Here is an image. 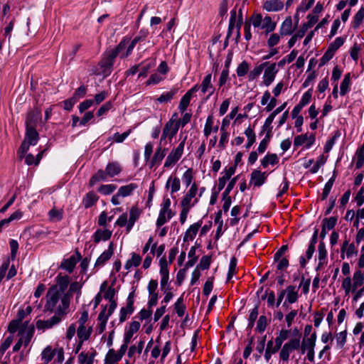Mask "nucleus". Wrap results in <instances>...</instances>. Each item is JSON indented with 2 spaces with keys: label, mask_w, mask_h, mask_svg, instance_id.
<instances>
[{
  "label": "nucleus",
  "mask_w": 364,
  "mask_h": 364,
  "mask_svg": "<svg viewBox=\"0 0 364 364\" xmlns=\"http://www.w3.org/2000/svg\"><path fill=\"white\" fill-rule=\"evenodd\" d=\"M70 304V295L59 294L55 287H50L46 294L45 310L54 315L47 320H38L36 328L44 331L58 325L68 314Z\"/></svg>",
  "instance_id": "f257e3e1"
},
{
  "label": "nucleus",
  "mask_w": 364,
  "mask_h": 364,
  "mask_svg": "<svg viewBox=\"0 0 364 364\" xmlns=\"http://www.w3.org/2000/svg\"><path fill=\"white\" fill-rule=\"evenodd\" d=\"M127 45V42L126 41H122L115 48L110 49L105 53L104 57L100 63L104 75L107 76L111 73L115 58L126 48Z\"/></svg>",
  "instance_id": "f03ea898"
},
{
  "label": "nucleus",
  "mask_w": 364,
  "mask_h": 364,
  "mask_svg": "<svg viewBox=\"0 0 364 364\" xmlns=\"http://www.w3.org/2000/svg\"><path fill=\"white\" fill-rule=\"evenodd\" d=\"M364 284V271L358 269L353 272L352 277H346L341 284V288L345 295L348 296L351 292H355L358 288Z\"/></svg>",
  "instance_id": "7ed1b4c3"
},
{
  "label": "nucleus",
  "mask_w": 364,
  "mask_h": 364,
  "mask_svg": "<svg viewBox=\"0 0 364 364\" xmlns=\"http://www.w3.org/2000/svg\"><path fill=\"white\" fill-rule=\"evenodd\" d=\"M178 253V249L176 247H173L169 250L168 252V261H167L165 257H161L159 259V274L161 275V281L160 284L161 289L165 288L168 285L169 281V270L168 265L171 264Z\"/></svg>",
  "instance_id": "20e7f679"
},
{
  "label": "nucleus",
  "mask_w": 364,
  "mask_h": 364,
  "mask_svg": "<svg viewBox=\"0 0 364 364\" xmlns=\"http://www.w3.org/2000/svg\"><path fill=\"white\" fill-rule=\"evenodd\" d=\"M186 139L187 136H185L176 148L171 150L165 159L164 168L169 169L173 168L181 159L183 154Z\"/></svg>",
  "instance_id": "39448f33"
},
{
  "label": "nucleus",
  "mask_w": 364,
  "mask_h": 364,
  "mask_svg": "<svg viewBox=\"0 0 364 364\" xmlns=\"http://www.w3.org/2000/svg\"><path fill=\"white\" fill-rule=\"evenodd\" d=\"M55 363L61 364L64 360V350L63 348H56L53 349L50 346H47L44 348L41 353V360L43 361L42 364H48L54 358Z\"/></svg>",
  "instance_id": "423d86ee"
},
{
  "label": "nucleus",
  "mask_w": 364,
  "mask_h": 364,
  "mask_svg": "<svg viewBox=\"0 0 364 364\" xmlns=\"http://www.w3.org/2000/svg\"><path fill=\"white\" fill-rule=\"evenodd\" d=\"M39 139V135L36 129L26 123V132L25 139L23 141L19 151L25 154L29 149L30 146H35Z\"/></svg>",
  "instance_id": "0eeeda50"
},
{
  "label": "nucleus",
  "mask_w": 364,
  "mask_h": 364,
  "mask_svg": "<svg viewBox=\"0 0 364 364\" xmlns=\"http://www.w3.org/2000/svg\"><path fill=\"white\" fill-rule=\"evenodd\" d=\"M301 346L300 339L294 338L290 339L288 342L285 343L280 348L279 359L283 363H287L289 360L291 353L299 348Z\"/></svg>",
  "instance_id": "6e6552de"
},
{
  "label": "nucleus",
  "mask_w": 364,
  "mask_h": 364,
  "mask_svg": "<svg viewBox=\"0 0 364 364\" xmlns=\"http://www.w3.org/2000/svg\"><path fill=\"white\" fill-rule=\"evenodd\" d=\"M264 73L261 85L269 87L275 80L279 69L276 63L264 62Z\"/></svg>",
  "instance_id": "1a4fd4ad"
},
{
  "label": "nucleus",
  "mask_w": 364,
  "mask_h": 364,
  "mask_svg": "<svg viewBox=\"0 0 364 364\" xmlns=\"http://www.w3.org/2000/svg\"><path fill=\"white\" fill-rule=\"evenodd\" d=\"M198 192V186L196 183H192L188 191L183 196L181 201V207L192 208L198 202V198H196Z\"/></svg>",
  "instance_id": "9d476101"
},
{
  "label": "nucleus",
  "mask_w": 364,
  "mask_h": 364,
  "mask_svg": "<svg viewBox=\"0 0 364 364\" xmlns=\"http://www.w3.org/2000/svg\"><path fill=\"white\" fill-rule=\"evenodd\" d=\"M316 334L314 333L309 338L304 340L301 346V353H304L307 351V358L310 362H314V348L316 346Z\"/></svg>",
  "instance_id": "9b49d317"
},
{
  "label": "nucleus",
  "mask_w": 364,
  "mask_h": 364,
  "mask_svg": "<svg viewBox=\"0 0 364 364\" xmlns=\"http://www.w3.org/2000/svg\"><path fill=\"white\" fill-rule=\"evenodd\" d=\"M316 259L318 260V264L315 269L316 272H318L323 269L328 264V252L323 242H321L318 246Z\"/></svg>",
  "instance_id": "f8f14e48"
},
{
  "label": "nucleus",
  "mask_w": 364,
  "mask_h": 364,
  "mask_svg": "<svg viewBox=\"0 0 364 364\" xmlns=\"http://www.w3.org/2000/svg\"><path fill=\"white\" fill-rule=\"evenodd\" d=\"M267 176L268 173L267 172L255 169L250 174V185H253L255 187H260L265 183Z\"/></svg>",
  "instance_id": "ddd939ff"
},
{
  "label": "nucleus",
  "mask_w": 364,
  "mask_h": 364,
  "mask_svg": "<svg viewBox=\"0 0 364 364\" xmlns=\"http://www.w3.org/2000/svg\"><path fill=\"white\" fill-rule=\"evenodd\" d=\"M198 90L199 87L198 85L196 84L193 87H192L189 90H188L186 92V94L181 97L178 105V109L181 113H183L186 110L193 94L198 92Z\"/></svg>",
  "instance_id": "4468645a"
},
{
  "label": "nucleus",
  "mask_w": 364,
  "mask_h": 364,
  "mask_svg": "<svg viewBox=\"0 0 364 364\" xmlns=\"http://www.w3.org/2000/svg\"><path fill=\"white\" fill-rule=\"evenodd\" d=\"M198 87L202 94L208 93L207 99H208L215 92V87L212 83V74H207Z\"/></svg>",
  "instance_id": "2eb2a0df"
},
{
  "label": "nucleus",
  "mask_w": 364,
  "mask_h": 364,
  "mask_svg": "<svg viewBox=\"0 0 364 364\" xmlns=\"http://www.w3.org/2000/svg\"><path fill=\"white\" fill-rule=\"evenodd\" d=\"M358 255V250L354 243H349L348 240H346L341 248V259L351 258Z\"/></svg>",
  "instance_id": "dca6fc26"
},
{
  "label": "nucleus",
  "mask_w": 364,
  "mask_h": 364,
  "mask_svg": "<svg viewBox=\"0 0 364 364\" xmlns=\"http://www.w3.org/2000/svg\"><path fill=\"white\" fill-rule=\"evenodd\" d=\"M240 23L236 21V11L235 10L231 11L230 18L229 21L228 31L227 33V38H229L232 33L235 31L236 33V39L240 37Z\"/></svg>",
  "instance_id": "f3484780"
},
{
  "label": "nucleus",
  "mask_w": 364,
  "mask_h": 364,
  "mask_svg": "<svg viewBox=\"0 0 364 364\" xmlns=\"http://www.w3.org/2000/svg\"><path fill=\"white\" fill-rule=\"evenodd\" d=\"M315 142L314 134L308 135L307 134L298 135L294 139V145L299 146L304 145L306 149H309Z\"/></svg>",
  "instance_id": "a211bd4d"
},
{
  "label": "nucleus",
  "mask_w": 364,
  "mask_h": 364,
  "mask_svg": "<svg viewBox=\"0 0 364 364\" xmlns=\"http://www.w3.org/2000/svg\"><path fill=\"white\" fill-rule=\"evenodd\" d=\"M33 333L34 326L32 325L23 326V328L19 331L18 335L20 336V340L25 348L29 345L33 336Z\"/></svg>",
  "instance_id": "6ab92c4d"
},
{
  "label": "nucleus",
  "mask_w": 364,
  "mask_h": 364,
  "mask_svg": "<svg viewBox=\"0 0 364 364\" xmlns=\"http://www.w3.org/2000/svg\"><path fill=\"white\" fill-rule=\"evenodd\" d=\"M167 149L166 148H162L161 144H159L152 158L150 159L149 161V167L151 168L154 166H158L161 164V161L164 159L166 154Z\"/></svg>",
  "instance_id": "aec40b11"
},
{
  "label": "nucleus",
  "mask_w": 364,
  "mask_h": 364,
  "mask_svg": "<svg viewBox=\"0 0 364 364\" xmlns=\"http://www.w3.org/2000/svg\"><path fill=\"white\" fill-rule=\"evenodd\" d=\"M134 311V300L131 298V294L127 298V305L122 307L119 311V321L123 323L125 321Z\"/></svg>",
  "instance_id": "412c9836"
},
{
  "label": "nucleus",
  "mask_w": 364,
  "mask_h": 364,
  "mask_svg": "<svg viewBox=\"0 0 364 364\" xmlns=\"http://www.w3.org/2000/svg\"><path fill=\"white\" fill-rule=\"evenodd\" d=\"M80 259L81 255L78 252H77L76 256L72 255L69 258L63 259L60 264V267L65 269L68 272L71 273L73 271L77 261Z\"/></svg>",
  "instance_id": "4be33fe9"
},
{
  "label": "nucleus",
  "mask_w": 364,
  "mask_h": 364,
  "mask_svg": "<svg viewBox=\"0 0 364 364\" xmlns=\"http://www.w3.org/2000/svg\"><path fill=\"white\" fill-rule=\"evenodd\" d=\"M114 254V245L110 242L107 250H105L97 259L95 267H102L107 261H108Z\"/></svg>",
  "instance_id": "5701e85b"
},
{
  "label": "nucleus",
  "mask_w": 364,
  "mask_h": 364,
  "mask_svg": "<svg viewBox=\"0 0 364 364\" xmlns=\"http://www.w3.org/2000/svg\"><path fill=\"white\" fill-rule=\"evenodd\" d=\"M277 97H272L271 94L268 90H266L261 98V105H266L264 109L266 112L272 111L277 105Z\"/></svg>",
  "instance_id": "b1692460"
},
{
  "label": "nucleus",
  "mask_w": 364,
  "mask_h": 364,
  "mask_svg": "<svg viewBox=\"0 0 364 364\" xmlns=\"http://www.w3.org/2000/svg\"><path fill=\"white\" fill-rule=\"evenodd\" d=\"M284 290L286 291V300L283 304L284 306L287 304H294L298 300L299 288H296L295 286L290 285Z\"/></svg>",
  "instance_id": "393cba45"
},
{
  "label": "nucleus",
  "mask_w": 364,
  "mask_h": 364,
  "mask_svg": "<svg viewBox=\"0 0 364 364\" xmlns=\"http://www.w3.org/2000/svg\"><path fill=\"white\" fill-rule=\"evenodd\" d=\"M56 285H53L51 287H55L58 293L62 295H69L68 294L65 293V289H67L70 279L68 276L67 275H61L58 274L56 277Z\"/></svg>",
  "instance_id": "a878e982"
},
{
  "label": "nucleus",
  "mask_w": 364,
  "mask_h": 364,
  "mask_svg": "<svg viewBox=\"0 0 364 364\" xmlns=\"http://www.w3.org/2000/svg\"><path fill=\"white\" fill-rule=\"evenodd\" d=\"M140 326L141 324L139 321H132L129 323V327L125 330L123 342L130 343L134 334L139 330Z\"/></svg>",
  "instance_id": "bb28decb"
},
{
  "label": "nucleus",
  "mask_w": 364,
  "mask_h": 364,
  "mask_svg": "<svg viewBox=\"0 0 364 364\" xmlns=\"http://www.w3.org/2000/svg\"><path fill=\"white\" fill-rule=\"evenodd\" d=\"M96 354V350L93 348H91L90 351L81 352L77 357L79 364H93Z\"/></svg>",
  "instance_id": "cd10ccee"
},
{
  "label": "nucleus",
  "mask_w": 364,
  "mask_h": 364,
  "mask_svg": "<svg viewBox=\"0 0 364 364\" xmlns=\"http://www.w3.org/2000/svg\"><path fill=\"white\" fill-rule=\"evenodd\" d=\"M202 225L201 221L192 224L186 231L183 236V242L192 241L196 237L199 228Z\"/></svg>",
  "instance_id": "c85d7f7f"
},
{
  "label": "nucleus",
  "mask_w": 364,
  "mask_h": 364,
  "mask_svg": "<svg viewBox=\"0 0 364 364\" xmlns=\"http://www.w3.org/2000/svg\"><path fill=\"white\" fill-rule=\"evenodd\" d=\"M284 4L281 0H268L263 4V9L268 12H277L281 11Z\"/></svg>",
  "instance_id": "c756f323"
},
{
  "label": "nucleus",
  "mask_w": 364,
  "mask_h": 364,
  "mask_svg": "<svg viewBox=\"0 0 364 364\" xmlns=\"http://www.w3.org/2000/svg\"><path fill=\"white\" fill-rule=\"evenodd\" d=\"M141 210L136 206H132L129 213V225L127 227V232H129L134 225L136 221L139 218Z\"/></svg>",
  "instance_id": "7c9ffc66"
},
{
  "label": "nucleus",
  "mask_w": 364,
  "mask_h": 364,
  "mask_svg": "<svg viewBox=\"0 0 364 364\" xmlns=\"http://www.w3.org/2000/svg\"><path fill=\"white\" fill-rule=\"evenodd\" d=\"M214 124V118L212 115H210L207 117L205 124L203 129L204 136L208 138L212 132L217 133L218 131V126L213 125Z\"/></svg>",
  "instance_id": "2f4dec72"
},
{
  "label": "nucleus",
  "mask_w": 364,
  "mask_h": 364,
  "mask_svg": "<svg viewBox=\"0 0 364 364\" xmlns=\"http://www.w3.org/2000/svg\"><path fill=\"white\" fill-rule=\"evenodd\" d=\"M179 127L178 124L174 122V119H169L163 129V131L167 133L169 136V141H171L173 137L177 134Z\"/></svg>",
  "instance_id": "473e14b6"
},
{
  "label": "nucleus",
  "mask_w": 364,
  "mask_h": 364,
  "mask_svg": "<svg viewBox=\"0 0 364 364\" xmlns=\"http://www.w3.org/2000/svg\"><path fill=\"white\" fill-rule=\"evenodd\" d=\"M173 213L171 210H166L164 209H160L159 214L158 218L156 220V225L158 228L162 226L166 223H167L169 220L172 218L173 216Z\"/></svg>",
  "instance_id": "72a5a7b5"
},
{
  "label": "nucleus",
  "mask_w": 364,
  "mask_h": 364,
  "mask_svg": "<svg viewBox=\"0 0 364 364\" xmlns=\"http://www.w3.org/2000/svg\"><path fill=\"white\" fill-rule=\"evenodd\" d=\"M92 332V328L91 326H79L77 329V336L81 342H85L90 338Z\"/></svg>",
  "instance_id": "f704fd0d"
},
{
  "label": "nucleus",
  "mask_w": 364,
  "mask_h": 364,
  "mask_svg": "<svg viewBox=\"0 0 364 364\" xmlns=\"http://www.w3.org/2000/svg\"><path fill=\"white\" fill-rule=\"evenodd\" d=\"M138 187L136 183H131L119 187L117 192L119 195H121L122 198H125L132 196Z\"/></svg>",
  "instance_id": "c9c22d12"
},
{
  "label": "nucleus",
  "mask_w": 364,
  "mask_h": 364,
  "mask_svg": "<svg viewBox=\"0 0 364 364\" xmlns=\"http://www.w3.org/2000/svg\"><path fill=\"white\" fill-rule=\"evenodd\" d=\"M279 159L276 154L268 153L260 161L262 166L265 168L269 165H276L279 163Z\"/></svg>",
  "instance_id": "e433bc0d"
},
{
  "label": "nucleus",
  "mask_w": 364,
  "mask_h": 364,
  "mask_svg": "<svg viewBox=\"0 0 364 364\" xmlns=\"http://www.w3.org/2000/svg\"><path fill=\"white\" fill-rule=\"evenodd\" d=\"M166 188H171V195H173L174 193L178 192L181 188L180 179L176 176H170L166 183Z\"/></svg>",
  "instance_id": "4c0bfd02"
},
{
  "label": "nucleus",
  "mask_w": 364,
  "mask_h": 364,
  "mask_svg": "<svg viewBox=\"0 0 364 364\" xmlns=\"http://www.w3.org/2000/svg\"><path fill=\"white\" fill-rule=\"evenodd\" d=\"M261 29L265 31L267 33L272 32L276 28V22L273 21L269 16H265L262 17Z\"/></svg>",
  "instance_id": "58836bf2"
},
{
  "label": "nucleus",
  "mask_w": 364,
  "mask_h": 364,
  "mask_svg": "<svg viewBox=\"0 0 364 364\" xmlns=\"http://www.w3.org/2000/svg\"><path fill=\"white\" fill-rule=\"evenodd\" d=\"M112 236V232L107 229L105 230H97L94 235V242L95 243H98L99 242L103 240H108Z\"/></svg>",
  "instance_id": "ea45409f"
},
{
  "label": "nucleus",
  "mask_w": 364,
  "mask_h": 364,
  "mask_svg": "<svg viewBox=\"0 0 364 364\" xmlns=\"http://www.w3.org/2000/svg\"><path fill=\"white\" fill-rule=\"evenodd\" d=\"M364 20V7L361 6L359 10L357 11V13L354 15L352 22H351V26L354 29L358 28L363 21Z\"/></svg>",
  "instance_id": "a19ab883"
},
{
  "label": "nucleus",
  "mask_w": 364,
  "mask_h": 364,
  "mask_svg": "<svg viewBox=\"0 0 364 364\" xmlns=\"http://www.w3.org/2000/svg\"><path fill=\"white\" fill-rule=\"evenodd\" d=\"M279 33L281 36H287L292 33V20L291 17L286 18L282 22Z\"/></svg>",
  "instance_id": "79ce46f5"
},
{
  "label": "nucleus",
  "mask_w": 364,
  "mask_h": 364,
  "mask_svg": "<svg viewBox=\"0 0 364 364\" xmlns=\"http://www.w3.org/2000/svg\"><path fill=\"white\" fill-rule=\"evenodd\" d=\"M105 169L109 177L118 175L122 171L120 164L116 161L108 163Z\"/></svg>",
  "instance_id": "37998d69"
},
{
  "label": "nucleus",
  "mask_w": 364,
  "mask_h": 364,
  "mask_svg": "<svg viewBox=\"0 0 364 364\" xmlns=\"http://www.w3.org/2000/svg\"><path fill=\"white\" fill-rule=\"evenodd\" d=\"M351 83V75L350 73H347L345 75L344 78L342 80L340 87V95L341 96L346 95L350 90V85Z\"/></svg>",
  "instance_id": "c03bdc74"
},
{
  "label": "nucleus",
  "mask_w": 364,
  "mask_h": 364,
  "mask_svg": "<svg viewBox=\"0 0 364 364\" xmlns=\"http://www.w3.org/2000/svg\"><path fill=\"white\" fill-rule=\"evenodd\" d=\"M98 200V196L93 192L87 193L82 199V204L85 208L92 207Z\"/></svg>",
  "instance_id": "a18cd8bd"
},
{
  "label": "nucleus",
  "mask_w": 364,
  "mask_h": 364,
  "mask_svg": "<svg viewBox=\"0 0 364 364\" xmlns=\"http://www.w3.org/2000/svg\"><path fill=\"white\" fill-rule=\"evenodd\" d=\"M141 257H140V255L133 252L132 253L131 258L126 262L124 264V268L126 269H129L133 267H137L141 264Z\"/></svg>",
  "instance_id": "49530a36"
},
{
  "label": "nucleus",
  "mask_w": 364,
  "mask_h": 364,
  "mask_svg": "<svg viewBox=\"0 0 364 364\" xmlns=\"http://www.w3.org/2000/svg\"><path fill=\"white\" fill-rule=\"evenodd\" d=\"M264 70V63L256 65L252 70H251L248 75L247 79L250 82L254 81L262 74Z\"/></svg>",
  "instance_id": "de8ad7c7"
},
{
  "label": "nucleus",
  "mask_w": 364,
  "mask_h": 364,
  "mask_svg": "<svg viewBox=\"0 0 364 364\" xmlns=\"http://www.w3.org/2000/svg\"><path fill=\"white\" fill-rule=\"evenodd\" d=\"M122 358L114 349H109L105 356V364H114Z\"/></svg>",
  "instance_id": "09e8293b"
},
{
  "label": "nucleus",
  "mask_w": 364,
  "mask_h": 364,
  "mask_svg": "<svg viewBox=\"0 0 364 364\" xmlns=\"http://www.w3.org/2000/svg\"><path fill=\"white\" fill-rule=\"evenodd\" d=\"M336 174L335 172H333V176L329 178V180L326 183V184L324 186V188L323 189L322 196H321L322 200H326L327 198V197L333 187V185L336 181Z\"/></svg>",
  "instance_id": "8fccbe9b"
},
{
  "label": "nucleus",
  "mask_w": 364,
  "mask_h": 364,
  "mask_svg": "<svg viewBox=\"0 0 364 364\" xmlns=\"http://www.w3.org/2000/svg\"><path fill=\"white\" fill-rule=\"evenodd\" d=\"M245 134L247 138V142L245 147L246 149H250L256 141V134L250 126L245 130Z\"/></svg>",
  "instance_id": "3c124183"
},
{
  "label": "nucleus",
  "mask_w": 364,
  "mask_h": 364,
  "mask_svg": "<svg viewBox=\"0 0 364 364\" xmlns=\"http://www.w3.org/2000/svg\"><path fill=\"white\" fill-rule=\"evenodd\" d=\"M108 176L107 172L103 170H99L94 176H92L90 181V185L94 186L97 182L105 181Z\"/></svg>",
  "instance_id": "603ef678"
},
{
  "label": "nucleus",
  "mask_w": 364,
  "mask_h": 364,
  "mask_svg": "<svg viewBox=\"0 0 364 364\" xmlns=\"http://www.w3.org/2000/svg\"><path fill=\"white\" fill-rule=\"evenodd\" d=\"M250 70V64L246 61L243 60L237 67L236 73L239 77H244L245 75H248Z\"/></svg>",
  "instance_id": "864d4df0"
},
{
  "label": "nucleus",
  "mask_w": 364,
  "mask_h": 364,
  "mask_svg": "<svg viewBox=\"0 0 364 364\" xmlns=\"http://www.w3.org/2000/svg\"><path fill=\"white\" fill-rule=\"evenodd\" d=\"M307 31V29L306 27H304L303 26L300 28L299 31H298L288 41V46L289 48H291L294 46L296 42L299 38H301L304 35L305 33Z\"/></svg>",
  "instance_id": "5fc2aeb1"
},
{
  "label": "nucleus",
  "mask_w": 364,
  "mask_h": 364,
  "mask_svg": "<svg viewBox=\"0 0 364 364\" xmlns=\"http://www.w3.org/2000/svg\"><path fill=\"white\" fill-rule=\"evenodd\" d=\"M335 338L337 348L339 349L343 348L346 343L347 331L345 330L336 333L335 336Z\"/></svg>",
  "instance_id": "6e6d98bb"
},
{
  "label": "nucleus",
  "mask_w": 364,
  "mask_h": 364,
  "mask_svg": "<svg viewBox=\"0 0 364 364\" xmlns=\"http://www.w3.org/2000/svg\"><path fill=\"white\" fill-rule=\"evenodd\" d=\"M144 341H140L137 345H133L132 346H130V348H129V350H128V357L129 358H132L135 353H138L139 355L141 353V351H142V349L144 348Z\"/></svg>",
  "instance_id": "4d7b16f0"
},
{
  "label": "nucleus",
  "mask_w": 364,
  "mask_h": 364,
  "mask_svg": "<svg viewBox=\"0 0 364 364\" xmlns=\"http://www.w3.org/2000/svg\"><path fill=\"white\" fill-rule=\"evenodd\" d=\"M340 136H341V132L339 131H336L334 133V135L326 141V143L324 146V148H323L324 151L326 153L329 152L332 149L333 145L336 143V141L337 140V139H338L340 137Z\"/></svg>",
  "instance_id": "13d9d810"
},
{
  "label": "nucleus",
  "mask_w": 364,
  "mask_h": 364,
  "mask_svg": "<svg viewBox=\"0 0 364 364\" xmlns=\"http://www.w3.org/2000/svg\"><path fill=\"white\" fill-rule=\"evenodd\" d=\"M364 164V146H362L360 147L356 151V161H355V167L356 168H360Z\"/></svg>",
  "instance_id": "bf43d9fd"
},
{
  "label": "nucleus",
  "mask_w": 364,
  "mask_h": 364,
  "mask_svg": "<svg viewBox=\"0 0 364 364\" xmlns=\"http://www.w3.org/2000/svg\"><path fill=\"white\" fill-rule=\"evenodd\" d=\"M183 301V297H179L174 305L175 311L179 317H182L185 314L186 307Z\"/></svg>",
  "instance_id": "052dcab7"
},
{
  "label": "nucleus",
  "mask_w": 364,
  "mask_h": 364,
  "mask_svg": "<svg viewBox=\"0 0 364 364\" xmlns=\"http://www.w3.org/2000/svg\"><path fill=\"white\" fill-rule=\"evenodd\" d=\"M176 92L175 90H171L169 92H164L160 95L159 97H158L156 99V100L159 103H165V102H170L173 99V97L176 95Z\"/></svg>",
  "instance_id": "680f3d73"
},
{
  "label": "nucleus",
  "mask_w": 364,
  "mask_h": 364,
  "mask_svg": "<svg viewBox=\"0 0 364 364\" xmlns=\"http://www.w3.org/2000/svg\"><path fill=\"white\" fill-rule=\"evenodd\" d=\"M63 211L61 209L52 208L49 213L48 215L50 219L53 221H60L63 218Z\"/></svg>",
  "instance_id": "e2e57ef3"
},
{
  "label": "nucleus",
  "mask_w": 364,
  "mask_h": 364,
  "mask_svg": "<svg viewBox=\"0 0 364 364\" xmlns=\"http://www.w3.org/2000/svg\"><path fill=\"white\" fill-rule=\"evenodd\" d=\"M337 223V218L336 217H331L328 218H324L322 223V227L328 230H333Z\"/></svg>",
  "instance_id": "0e129e2a"
},
{
  "label": "nucleus",
  "mask_w": 364,
  "mask_h": 364,
  "mask_svg": "<svg viewBox=\"0 0 364 364\" xmlns=\"http://www.w3.org/2000/svg\"><path fill=\"white\" fill-rule=\"evenodd\" d=\"M193 179V171L192 168H188L182 176V181L188 187L192 185L191 183Z\"/></svg>",
  "instance_id": "69168bd1"
},
{
  "label": "nucleus",
  "mask_w": 364,
  "mask_h": 364,
  "mask_svg": "<svg viewBox=\"0 0 364 364\" xmlns=\"http://www.w3.org/2000/svg\"><path fill=\"white\" fill-rule=\"evenodd\" d=\"M116 188L117 186L114 184L101 185L98 188V191L103 195H109L113 193Z\"/></svg>",
  "instance_id": "338daca9"
},
{
  "label": "nucleus",
  "mask_w": 364,
  "mask_h": 364,
  "mask_svg": "<svg viewBox=\"0 0 364 364\" xmlns=\"http://www.w3.org/2000/svg\"><path fill=\"white\" fill-rule=\"evenodd\" d=\"M335 53L333 50H332L331 48L328 47V49L323 54V55L321 57L320 60L319 67H321L324 65H326L335 55Z\"/></svg>",
  "instance_id": "774afa93"
}]
</instances>
